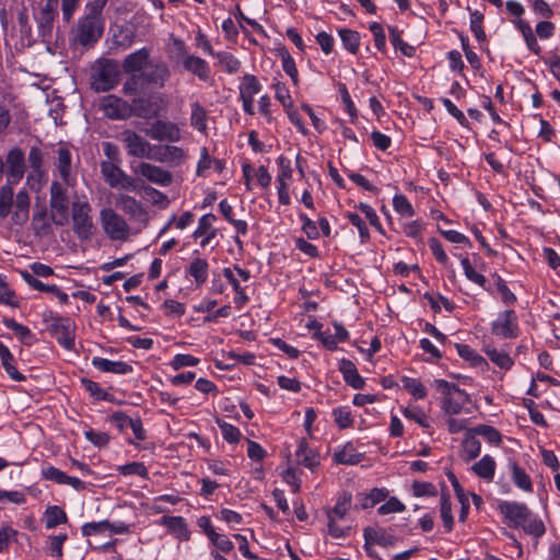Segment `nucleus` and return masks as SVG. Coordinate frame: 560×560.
<instances>
[{
	"label": "nucleus",
	"instance_id": "nucleus-36",
	"mask_svg": "<svg viewBox=\"0 0 560 560\" xmlns=\"http://www.w3.org/2000/svg\"><path fill=\"white\" fill-rule=\"evenodd\" d=\"M261 90L262 85L258 78L254 74L245 73L241 78L238 85V97L254 98Z\"/></svg>",
	"mask_w": 560,
	"mask_h": 560
},
{
	"label": "nucleus",
	"instance_id": "nucleus-50",
	"mask_svg": "<svg viewBox=\"0 0 560 560\" xmlns=\"http://www.w3.org/2000/svg\"><path fill=\"white\" fill-rule=\"evenodd\" d=\"M46 528L51 529L59 524L67 522V515L65 511L57 505L48 506L44 514Z\"/></svg>",
	"mask_w": 560,
	"mask_h": 560
},
{
	"label": "nucleus",
	"instance_id": "nucleus-12",
	"mask_svg": "<svg viewBox=\"0 0 560 560\" xmlns=\"http://www.w3.org/2000/svg\"><path fill=\"white\" fill-rule=\"evenodd\" d=\"M102 226L109 238L124 241L129 235V229L125 220L113 209L104 208L100 212Z\"/></svg>",
	"mask_w": 560,
	"mask_h": 560
},
{
	"label": "nucleus",
	"instance_id": "nucleus-16",
	"mask_svg": "<svg viewBox=\"0 0 560 560\" xmlns=\"http://www.w3.org/2000/svg\"><path fill=\"white\" fill-rule=\"evenodd\" d=\"M279 166V173L276 177L277 180V192L279 202L283 206H289L291 203L290 197V184L292 182L293 170L291 167V162L289 159L284 156H279L277 160Z\"/></svg>",
	"mask_w": 560,
	"mask_h": 560
},
{
	"label": "nucleus",
	"instance_id": "nucleus-38",
	"mask_svg": "<svg viewBox=\"0 0 560 560\" xmlns=\"http://www.w3.org/2000/svg\"><path fill=\"white\" fill-rule=\"evenodd\" d=\"M401 413L405 418L415 421L423 429H429L431 427L430 417L421 407L417 405L409 404L405 407H401Z\"/></svg>",
	"mask_w": 560,
	"mask_h": 560
},
{
	"label": "nucleus",
	"instance_id": "nucleus-29",
	"mask_svg": "<svg viewBox=\"0 0 560 560\" xmlns=\"http://www.w3.org/2000/svg\"><path fill=\"white\" fill-rule=\"evenodd\" d=\"M51 219L47 213V208L42 206L37 208L32 217V229L36 236L45 237L51 233Z\"/></svg>",
	"mask_w": 560,
	"mask_h": 560
},
{
	"label": "nucleus",
	"instance_id": "nucleus-24",
	"mask_svg": "<svg viewBox=\"0 0 560 560\" xmlns=\"http://www.w3.org/2000/svg\"><path fill=\"white\" fill-rule=\"evenodd\" d=\"M180 63L185 71L194 74L200 81L208 82L211 79V69L205 59L190 54Z\"/></svg>",
	"mask_w": 560,
	"mask_h": 560
},
{
	"label": "nucleus",
	"instance_id": "nucleus-27",
	"mask_svg": "<svg viewBox=\"0 0 560 560\" xmlns=\"http://www.w3.org/2000/svg\"><path fill=\"white\" fill-rule=\"evenodd\" d=\"M362 457L351 442L337 446L332 453V462L338 465H355L361 462Z\"/></svg>",
	"mask_w": 560,
	"mask_h": 560
},
{
	"label": "nucleus",
	"instance_id": "nucleus-55",
	"mask_svg": "<svg viewBox=\"0 0 560 560\" xmlns=\"http://www.w3.org/2000/svg\"><path fill=\"white\" fill-rule=\"evenodd\" d=\"M119 139L125 144L128 153L138 156L140 154V136L132 130H124L119 135Z\"/></svg>",
	"mask_w": 560,
	"mask_h": 560
},
{
	"label": "nucleus",
	"instance_id": "nucleus-25",
	"mask_svg": "<svg viewBox=\"0 0 560 560\" xmlns=\"http://www.w3.org/2000/svg\"><path fill=\"white\" fill-rule=\"evenodd\" d=\"M295 457L299 465L308 468L311 471H314L319 465V454L308 446L305 439L299 440Z\"/></svg>",
	"mask_w": 560,
	"mask_h": 560
},
{
	"label": "nucleus",
	"instance_id": "nucleus-49",
	"mask_svg": "<svg viewBox=\"0 0 560 560\" xmlns=\"http://www.w3.org/2000/svg\"><path fill=\"white\" fill-rule=\"evenodd\" d=\"M215 423L225 442L229 444H237L241 441L242 433L238 428L219 418L215 419Z\"/></svg>",
	"mask_w": 560,
	"mask_h": 560
},
{
	"label": "nucleus",
	"instance_id": "nucleus-42",
	"mask_svg": "<svg viewBox=\"0 0 560 560\" xmlns=\"http://www.w3.org/2000/svg\"><path fill=\"white\" fill-rule=\"evenodd\" d=\"M338 35L347 51L353 55L358 52L361 37L357 31L350 28H340L338 30Z\"/></svg>",
	"mask_w": 560,
	"mask_h": 560
},
{
	"label": "nucleus",
	"instance_id": "nucleus-18",
	"mask_svg": "<svg viewBox=\"0 0 560 560\" xmlns=\"http://www.w3.org/2000/svg\"><path fill=\"white\" fill-rule=\"evenodd\" d=\"M217 218L212 213H206L198 220V225L196 230L192 232L191 236L195 240H200V247L206 248L208 246H212L214 248L218 243L212 245V241L217 237V229L213 226Z\"/></svg>",
	"mask_w": 560,
	"mask_h": 560
},
{
	"label": "nucleus",
	"instance_id": "nucleus-11",
	"mask_svg": "<svg viewBox=\"0 0 560 560\" xmlns=\"http://www.w3.org/2000/svg\"><path fill=\"white\" fill-rule=\"evenodd\" d=\"M491 332L501 339H515L520 332L518 317L513 310L500 312L491 323Z\"/></svg>",
	"mask_w": 560,
	"mask_h": 560
},
{
	"label": "nucleus",
	"instance_id": "nucleus-51",
	"mask_svg": "<svg viewBox=\"0 0 560 560\" xmlns=\"http://www.w3.org/2000/svg\"><path fill=\"white\" fill-rule=\"evenodd\" d=\"M136 39V28L131 24H126L119 27L114 33L115 44L122 48H128Z\"/></svg>",
	"mask_w": 560,
	"mask_h": 560
},
{
	"label": "nucleus",
	"instance_id": "nucleus-4",
	"mask_svg": "<svg viewBox=\"0 0 560 560\" xmlns=\"http://www.w3.org/2000/svg\"><path fill=\"white\" fill-rule=\"evenodd\" d=\"M142 158L170 166H180L188 160V152L174 143L142 141Z\"/></svg>",
	"mask_w": 560,
	"mask_h": 560
},
{
	"label": "nucleus",
	"instance_id": "nucleus-9",
	"mask_svg": "<svg viewBox=\"0 0 560 560\" xmlns=\"http://www.w3.org/2000/svg\"><path fill=\"white\" fill-rule=\"evenodd\" d=\"M118 62L112 59H102L93 69L92 89L96 92H107L118 83Z\"/></svg>",
	"mask_w": 560,
	"mask_h": 560
},
{
	"label": "nucleus",
	"instance_id": "nucleus-48",
	"mask_svg": "<svg viewBox=\"0 0 560 560\" xmlns=\"http://www.w3.org/2000/svg\"><path fill=\"white\" fill-rule=\"evenodd\" d=\"M142 200H145L161 209L167 208L170 200L167 196L150 186H142Z\"/></svg>",
	"mask_w": 560,
	"mask_h": 560
},
{
	"label": "nucleus",
	"instance_id": "nucleus-17",
	"mask_svg": "<svg viewBox=\"0 0 560 560\" xmlns=\"http://www.w3.org/2000/svg\"><path fill=\"white\" fill-rule=\"evenodd\" d=\"M101 172L105 182L113 188L136 189V182L126 175L115 163L102 162Z\"/></svg>",
	"mask_w": 560,
	"mask_h": 560
},
{
	"label": "nucleus",
	"instance_id": "nucleus-40",
	"mask_svg": "<svg viewBox=\"0 0 560 560\" xmlns=\"http://www.w3.org/2000/svg\"><path fill=\"white\" fill-rule=\"evenodd\" d=\"M0 358L5 372L15 382H22L25 376L21 374L18 369L13 365L14 357L10 352L9 348L0 342Z\"/></svg>",
	"mask_w": 560,
	"mask_h": 560
},
{
	"label": "nucleus",
	"instance_id": "nucleus-62",
	"mask_svg": "<svg viewBox=\"0 0 560 560\" xmlns=\"http://www.w3.org/2000/svg\"><path fill=\"white\" fill-rule=\"evenodd\" d=\"M200 362L199 358H196L191 354H185V353H178L173 357V359L170 361L168 365L173 370H180L183 368L187 366H196Z\"/></svg>",
	"mask_w": 560,
	"mask_h": 560
},
{
	"label": "nucleus",
	"instance_id": "nucleus-5",
	"mask_svg": "<svg viewBox=\"0 0 560 560\" xmlns=\"http://www.w3.org/2000/svg\"><path fill=\"white\" fill-rule=\"evenodd\" d=\"M142 131L159 143H177L184 138V131L179 124L162 117L147 120Z\"/></svg>",
	"mask_w": 560,
	"mask_h": 560
},
{
	"label": "nucleus",
	"instance_id": "nucleus-8",
	"mask_svg": "<svg viewBox=\"0 0 560 560\" xmlns=\"http://www.w3.org/2000/svg\"><path fill=\"white\" fill-rule=\"evenodd\" d=\"M50 219L54 224L62 226L69 220V196L66 187L52 180L49 188Z\"/></svg>",
	"mask_w": 560,
	"mask_h": 560
},
{
	"label": "nucleus",
	"instance_id": "nucleus-30",
	"mask_svg": "<svg viewBox=\"0 0 560 560\" xmlns=\"http://www.w3.org/2000/svg\"><path fill=\"white\" fill-rule=\"evenodd\" d=\"M161 524L166 526L168 532L182 541H187L190 538V530L183 516H163Z\"/></svg>",
	"mask_w": 560,
	"mask_h": 560
},
{
	"label": "nucleus",
	"instance_id": "nucleus-6",
	"mask_svg": "<svg viewBox=\"0 0 560 560\" xmlns=\"http://www.w3.org/2000/svg\"><path fill=\"white\" fill-rule=\"evenodd\" d=\"M516 30L522 34L523 39L526 44L528 50H530L536 56L541 54V47L537 42V37L540 39H549L553 36L556 31V25L550 21H540L535 26V33L532 30L529 23L523 19H517L513 21Z\"/></svg>",
	"mask_w": 560,
	"mask_h": 560
},
{
	"label": "nucleus",
	"instance_id": "nucleus-41",
	"mask_svg": "<svg viewBox=\"0 0 560 560\" xmlns=\"http://www.w3.org/2000/svg\"><path fill=\"white\" fill-rule=\"evenodd\" d=\"M468 11L470 31L479 43H485L487 35L483 31V13L478 10H471L470 8H468Z\"/></svg>",
	"mask_w": 560,
	"mask_h": 560
},
{
	"label": "nucleus",
	"instance_id": "nucleus-60",
	"mask_svg": "<svg viewBox=\"0 0 560 560\" xmlns=\"http://www.w3.org/2000/svg\"><path fill=\"white\" fill-rule=\"evenodd\" d=\"M116 206L131 217H136L140 213L139 202L135 198L125 194H120L118 196Z\"/></svg>",
	"mask_w": 560,
	"mask_h": 560
},
{
	"label": "nucleus",
	"instance_id": "nucleus-33",
	"mask_svg": "<svg viewBox=\"0 0 560 560\" xmlns=\"http://www.w3.org/2000/svg\"><path fill=\"white\" fill-rule=\"evenodd\" d=\"M495 468L497 463L494 458L486 454L477 463L472 465L471 470L479 478L486 481H492L494 478Z\"/></svg>",
	"mask_w": 560,
	"mask_h": 560
},
{
	"label": "nucleus",
	"instance_id": "nucleus-44",
	"mask_svg": "<svg viewBox=\"0 0 560 560\" xmlns=\"http://www.w3.org/2000/svg\"><path fill=\"white\" fill-rule=\"evenodd\" d=\"M460 265H462L465 277L470 282L476 283L477 285H479L480 288H482L487 291H490L489 288H487L486 277L482 273L475 270V268L470 264V260L468 259V257H466V256L460 257Z\"/></svg>",
	"mask_w": 560,
	"mask_h": 560
},
{
	"label": "nucleus",
	"instance_id": "nucleus-10",
	"mask_svg": "<svg viewBox=\"0 0 560 560\" xmlns=\"http://www.w3.org/2000/svg\"><path fill=\"white\" fill-rule=\"evenodd\" d=\"M92 208L85 199H75L71 205V219L73 232L83 240L92 235Z\"/></svg>",
	"mask_w": 560,
	"mask_h": 560
},
{
	"label": "nucleus",
	"instance_id": "nucleus-19",
	"mask_svg": "<svg viewBox=\"0 0 560 560\" xmlns=\"http://www.w3.org/2000/svg\"><path fill=\"white\" fill-rule=\"evenodd\" d=\"M7 180L8 184H18L25 173V155L22 149L15 147L7 154Z\"/></svg>",
	"mask_w": 560,
	"mask_h": 560
},
{
	"label": "nucleus",
	"instance_id": "nucleus-3",
	"mask_svg": "<svg viewBox=\"0 0 560 560\" xmlns=\"http://www.w3.org/2000/svg\"><path fill=\"white\" fill-rule=\"evenodd\" d=\"M434 387L442 395L440 405L446 416L462 413L465 406L471 401L468 393L445 380H435Z\"/></svg>",
	"mask_w": 560,
	"mask_h": 560
},
{
	"label": "nucleus",
	"instance_id": "nucleus-59",
	"mask_svg": "<svg viewBox=\"0 0 560 560\" xmlns=\"http://www.w3.org/2000/svg\"><path fill=\"white\" fill-rule=\"evenodd\" d=\"M440 512L446 532H451L454 525L452 504L447 494L443 493L440 500Z\"/></svg>",
	"mask_w": 560,
	"mask_h": 560
},
{
	"label": "nucleus",
	"instance_id": "nucleus-32",
	"mask_svg": "<svg viewBox=\"0 0 560 560\" xmlns=\"http://www.w3.org/2000/svg\"><path fill=\"white\" fill-rule=\"evenodd\" d=\"M483 352L493 364L503 371L511 370L514 364L512 357L503 349H497L491 345H486L483 346Z\"/></svg>",
	"mask_w": 560,
	"mask_h": 560
},
{
	"label": "nucleus",
	"instance_id": "nucleus-56",
	"mask_svg": "<svg viewBox=\"0 0 560 560\" xmlns=\"http://www.w3.org/2000/svg\"><path fill=\"white\" fill-rule=\"evenodd\" d=\"M393 208L401 218H411L415 215V209L408 198L402 194H396L393 198Z\"/></svg>",
	"mask_w": 560,
	"mask_h": 560
},
{
	"label": "nucleus",
	"instance_id": "nucleus-61",
	"mask_svg": "<svg viewBox=\"0 0 560 560\" xmlns=\"http://www.w3.org/2000/svg\"><path fill=\"white\" fill-rule=\"evenodd\" d=\"M472 433L485 438L489 443L500 444L502 441L501 433L493 427L480 424L472 429Z\"/></svg>",
	"mask_w": 560,
	"mask_h": 560
},
{
	"label": "nucleus",
	"instance_id": "nucleus-23",
	"mask_svg": "<svg viewBox=\"0 0 560 560\" xmlns=\"http://www.w3.org/2000/svg\"><path fill=\"white\" fill-rule=\"evenodd\" d=\"M57 171L67 186H74L75 177L72 175V158L68 148L60 147L57 150V161H56Z\"/></svg>",
	"mask_w": 560,
	"mask_h": 560
},
{
	"label": "nucleus",
	"instance_id": "nucleus-26",
	"mask_svg": "<svg viewBox=\"0 0 560 560\" xmlns=\"http://www.w3.org/2000/svg\"><path fill=\"white\" fill-rule=\"evenodd\" d=\"M508 467L514 486L525 493H533L534 486L530 476L514 459H509Z\"/></svg>",
	"mask_w": 560,
	"mask_h": 560
},
{
	"label": "nucleus",
	"instance_id": "nucleus-35",
	"mask_svg": "<svg viewBox=\"0 0 560 560\" xmlns=\"http://www.w3.org/2000/svg\"><path fill=\"white\" fill-rule=\"evenodd\" d=\"M457 354L465 361L469 362L471 366L479 368L481 370L488 369L487 360L479 354L474 348L465 343L455 345Z\"/></svg>",
	"mask_w": 560,
	"mask_h": 560
},
{
	"label": "nucleus",
	"instance_id": "nucleus-64",
	"mask_svg": "<svg viewBox=\"0 0 560 560\" xmlns=\"http://www.w3.org/2000/svg\"><path fill=\"white\" fill-rule=\"evenodd\" d=\"M140 88V75L138 73L131 74V77L124 84V94L129 96L132 104H138V92Z\"/></svg>",
	"mask_w": 560,
	"mask_h": 560
},
{
	"label": "nucleus",
	"instance_id": "nucleus-54",
	"mask_svg": "<svg viewBox=\"0 0 560 560\" xmlns=\"http://www.w3.org/2000/svg\"><path fill=\"white\" fill-rule=\"evenodd\" d=\"M271 88L275 91L276 100L282 105L283 109L291 108L294 105L290 91L283 82L275 79Z\"/></svg>",
	"mask_w": 560,
	"mask_h": 560
},
{
	"label": "nucleus",
	"instance_id": "nucleus-43",
	"mask_svg": "<svg viewBox=\"0 0 560 560\" xmlns=\"http://www.w3.org/2000/svg\"><path fill=\"white\" fill-rule=\"evenodd\" d=\"M213 57L218 60V63L229 74L238 72L241 68V61L228 51H217Z\"/></svg>",
	"mask_w": 560,
	"mask_h": 560
},
{
	"label": "nucleus",
	"instance_id": "nucleus-1",
	"mask_svg": "<svg viewBox=\"0 0 560 560\" xmlns=\"http://www.w3.org/2000/svg\"><path fill=\"white\" fill-rule=\"evenodd\" d=\"M498 510L514 527H521L533 538L539 539L545 535L546 526L542 520L534 514L525 503L501 501Z\"/></svg>",
	"mask_w": 560,
	"mask_h": 560
},
{
	"label": "nucleus",
	"instance_id": "nucleus-28",
	"mask_svg": "<svg viewBox=\"0 0 560 560\" xmlns=\"http://www.w3.org/2000/svg\"><path fill=\"white\" fill-rule=\"evenodd\" d=\"M142 177L153 184L164 187L171 185L173 180V176L170 171L149 163H142Z\"/></svg>",
	"mask_w": 560,
	"mask_h": 560
},
{
	"label": "nucleus",
	"instance_id": "nucleus-14",
	"mask_svg": "<svg viewBox=\"0 0 560 560\" xmlns=\"http://www.w3.org/2000/svg\"><path fill=\"white\" fill-rule=\"evenodd\" d=\"M48 329L63 348L68 350L73 348L75 325L70 318L51 317L48 323Z\"/></svg>",
	"mask_w": 560,
	"mask_h": 560
},
{
	"label": "nucleus",
	"instance_id": "nucleus-13",
	"mask_svg": "<svg viewBox=\"0 0 560 560\" xmlns=\"http://www.w3.org/2000/svg\"><path fill=\"white\" fill-rule=\"evenodd\" d=\"M103 34V21L100 16L86 14L79 20L75 38L83 45L95 43Z\"/></svg>",
	"mask_w": 560,
	"mask_h": 560
},
{
	"label": "nucleus",
	"instance_id": "nucleus-20",
	"mask_svg": "<svg viewBox=\"0 0 560 560\" xmlns=\"http://www.w3.org/2000/svg\"><path fill=\"white\" fill-rule=\"evenodd\" d=\"M167 106L168 100L164 93H153L147 100L142 97V117L148 118V120L161 118L166 113Z\"/></svg>",
	"mask_w": 560,
	"mask_h": 560
},
{
	"label": "nucleus",
	"instance_id": "nucleus-45",
	"mask_svg": "<svg viewBox=\"0 0 560 560\" xmlns=\"http://www.w3.org/2000/svg\"><path fill=\"white\" fill-rule=\"evenodd\" d=\"M112 421L120 431L130 429L135 434V439L140 440V422L138 420H133L125 413L118 412L113 416Z\"/></svg>",
	"mask_w": 560,
	"mask_h": 560
},
{
	"label": "nucleus",
	"instance_id": "nucleus-63",
	"mask_svg": "<svg viewBox=\"0 0 560 560\" xmlns=\"http://www.w3.org/2000/svg\"><path fill=\"white\" fill-rule=\"evenodd\" d=\"M27 161L34 174L43 175L44 153L38 147H32L28 152Z\"/></svg>",
	"mask_w": 560,
	"mask_h": 560
},
{
	"label": "nucleus",
	"instance_id": "nucleus-58",
	"mask_svg": "<svg viewBox=\"0 0 560 560\" xmlns=\"http://www.w3.org/2000/svg\"><path fill=\"white\" fill-rule=\"evenodd\" d=\"M332 418L336 425L340 429H347L353 425V416L348 407H337L332 410Z\"/></svg>",
	"mask_w": 560,
	"mask_h": 560
},
{
	"label": "nucleus",
	"instance_id": "nucleus-21",
	"mask_svg": "<svg viewBox=\"0 0 560 560\" xmlns=\"http://www.w3.org/2000/svg\"><path fill=\"white\" fill-rule=\"evenodd\" d=\"M58 2V0H46V3L34 15L39 34L43 37L51 34Z\"/></svg>",
	"mask_w": 560,
	"mask_h": 560
},
{
	"label": "nucleus",
	"instance_id": "nucleus-53",
	"mask_svg": "<svg viewBox=\"0 0 560 560\" xmlns=\"http://www.w3.org/2000/svg\"><path fill=\"white\" fill-rule=\"evenodd\" d=\"M390 43L396 50H399L401 55L406 57H412L416 54V48L408 43L404 42L400 32L396 27L389 28Z\"/></svg>",
	"mask_w": 560,
	"mask_h": 560
},
{
	"label": "nucleus",
	"instance_id": "nucleus-31",
	"mask_svg": "<svg viewBox=\"0 0 560 560\" xmlns=\"http://www.w3.org/2000/svg\"><path fill=\"white\" fill-rule=\"evenodd\" d=\"M339 371L345 382L354 389H362L365 386L364 378L359 374L353 362L342 359L339 362Z\"/></svg>",
	"mask_w": 560,
	"mask_h": 560
},
{
	"label": "nucleus",
	"instance_id": "nucleus-15",
	"mask_svg": "<svg viewBox=\"0 0 560 560\" xmlns=\"http://www.w3.org/2000/svg\"><path fill=\"white\" fill-rule=\"evenodd\" d=\"M101 107L104 114L110 119H124L137 114L138 105L129 104L128 101L115 95H107L103 98Z\"/></svg>",
	"mask_w": 560,
	"mask_h": 560
},
{
	"label": "nucleus",
	"instance_id": "nucleus-57",
	"mask_svg": "<svg viewBox=\"0 0 560 560\" xmlns=\"http://www.w3.org/2000/svg\"><path fill=\"white\" fill-rule=\"evenodd\" d=\"M350 505H351V497L347 493H343L342 495H340L337 499L334 508L327 510L326 514H327V516L342 520L347 515V513L350 509Z\"/></svg>",
	"mask_w": 560,
	"mask_h": 560
},
{
	"label": "nucleus",
	"instance_id": "nucleus-22",
	"mask_svg": "<svg viewBox=\"0 0 560 560\" xmlns=\"http://www.w3.org/2000/svg\"><path fill=\"white\" fill-rule=\"evenodd\" d=\"M185 276L187 279H192L195 287H202L209 277V262L202 257H192L189 264L185 267Z\"/></svg>",
	"mask_w": 560,
	"mask_h": 560
},
{
	"label": "nucleus",
	"instance_id": "nucleus-46",
	"mask_svg": "<svg viewBox=\"0 0 560 560\" xmlns=\"http://www.w3.org/2000/svg\"><path fill=\"white\" fill-rule=\"evenodd\" d=\"M400 382L402 388L416 399H423L428 394L425 386L418 378L402 376Z\"/></svg>",
	"mask_w": 560,
	"mask_h": 560
},
{
	"label": "nucleus",
	"instance_id": "nucleus-34",
	"mask_svg": "<svg viewBox=\"0 0 560 560\" xmlns=\"http://www.w3.org/2000/svg\"><path fill=\"white\" fill-rule=\"evenodd\" d=\"M190 126L200 133H207L208 112L198 101L190 104Z\"/></svg>",
	"mask_w": 560,
	"mask_h": 560
},
{
	"label": "nucleus",
	"instance_id": "nucleus-52",
	"mask_svg": "<svg viewBox=\"0 0 560 560\" xmlns=\"http://www.w3.org/2000/svg\"><path fill=\"white\" fill-rule=\"evenodd\" d=\"M126 529L125 526H119L118 528H114V526L108 521L102 522H93L86 523L82 527V533L84 536L95 535L97 533L104 532H124Z\"/></svg>",
	"mask_w": 560,
	"mask_h": 560
},
{
	"label": "nucleus",
	"instance_id": "nucleus-2",
	"mask_svg": "<svg viewBox=\"0 0 560 560\" xmlns=\"http://www.w3.org/2000/svg\"><path fill=\"white\" fill-rule=\"evenodd\" d=\"M13 188L11 184L0 187V220L7 218L12 212L11 220L15 225H23L30 217L31 199L26 190H20L15 199L13 198Z\"/></svg>",
	"mask_w": 560,
	"mask_h": 560
},
{
	"label": "nucleus",
	"instance_id": "nucleus-47",
	"mask_svg": "<svg viewBox=\"0 0 560 560\" xmlns=\"http://www.w3.org/2000/svg\"><path fill=\"white\" fill-rule=\"evenodd\" d=\"M481 452V444L471 433H468L463 441V458L470 462L477 458Z\"/></svg>",
	"mask_w": 560,
	"mask_h": 560
},
{
	"label": "nucleus",
	"instance_id": "nucleus-37",
	"mask_svg": "<svg viewBox=\"0 0 560 560\" xmlns=\"http://www.w3.org/2000/svg\"><path fill=\"white\" fill-rule=\"evenodd\" d=\"M213 168L215 172L221 173L224 168V162L218 159H212L209 155L208 149L202 147L200 149V158L197 163V175L206 176L208 170Z\"/></svg>",
	"mask_w": 560,
	"mask_h": 560
},
{
	"label": "nucleus",
	"instance_id": "nucleus-39",
	"mask_svg": "<svg viewBox=\"0 0 560 560\" xmlns=\"http://www.w3.org/2000/svg\"><path fill=\"white\" fill-rule=\"evenodd\" d=\"M92 364L102 372L125 374L131 371V366L122 361H110L104 358H94Z\"/></svg>",
	"mask_w": 560,
	"mask_h": 560
},
{
	"label": "nucleus",
	"instance_id": "nucleus-7",
	"mask_svg": "<svg viewBox=\"0 0 560 560\" xmlns=\"http://www.w3.org/2000/svg\"><path fill=\"white\" fill-rule=\"evenodd\" d=\"M148 54L142 48V94L144 90L162 89L170 78V69L162 60H147Z\"/></svg>",
	"mask_w": 560,
	"mask_h": 560
}]
</instances>
